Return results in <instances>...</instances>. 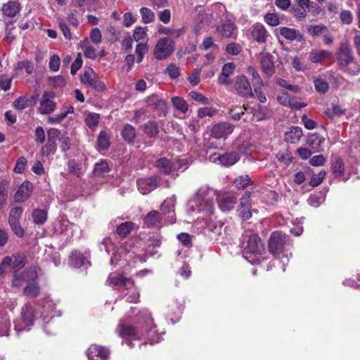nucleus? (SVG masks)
Returning <instances> with one entry per match:
<instances>
[{"label":"nucleus","mask_w":360,"mask_h":360,"mask_svg":"<svg viewBox=\"0 0 360 360\" xmlns=\"http://www.w3.org/2000/svg\"><path fill=\"white\" fill-rule=\"evenodd\" d=\"M12 79L6 75H2L0 76V87L4 91H6L11 89Z\"/></svg>","instance_id":"680f3d73"},{"label":"nucleus","mask_w":360,"mask_h":360,"mask_svg":"<svg viewBox=\"0 0 360 360\" xmlns=\"http://www.w3.org/2000/svg\"><path fill=\"white\" fill-rule=\"evenodd\" d=\"M337 59L341 70L354 59L352 51L348 44H341Z\"/></svg>","instance_id":"9d476101"},{"label":"nucleus","mask_w":360,"mask_h":360,"mask_svg":"<svg viewBox=\"0 0 360 360\" xmlns=\"http://www.w3.org/2000/svg\"><path fill=\"white\" fill-rule=\"evenodd\" d=\"M345 167L342 160H337L333 167V173L335 176H341L344 174Z\"/></svg>","instance_id":"5fc2aeb1"},{"label":"nucleus","mask_w":360,"mask_h":360,"mask_svg":"<svg viewBox=\"0 0 360 360\" xmlns=\"http://www.w3.org/2000/svg\"><path fill=\"white\" fill-rule=\"evenodd\" d=\"M173 105L179 111L185 113L188 110V105L186 101L181 97H173L172 98Z\"/></svg>","instance_id":"a19ab883"},{"label":"nucleus","mask_w":360,"mask_h":360,"mask_svg":"<svg viewBox=\"0 0 360 360\" xmlns=\"http://www.w3.org/2000/svg\"><path fill=\"white\" fill-rule=\"evenodd\" d=\"M239 154L236 152L227 153L222 155H219L217 158V160L219 164L225 167L233 165L239 160Z\"/></svg>","instance_id":"393cba45"},{"label":"nucleus","mask_w":360,"mask_h":360,"mask_svg":"<svg viewBox=\"0 0 360 360\" xmlns=\"http://www.w3.org/2000/svg\"><path fill=\"white\" fill-rule=\"evenodd\" d=\"M233 88L236 93L239 96L243 98H250L253 96L250 82L244 75H240L236 77Z\"/></svg>","instance_id":"20e7f679"},{"label":"nucleus","mask_w":360,"mask_h":360,"mask_svg":"<svg viewBox=\"0 0 360 360\" xmlns=\"http://www.w3.org/2000/svg\"><path fill=\"white\" fill-rule=\"evenodd\" d=\"M216 110L210 108H202L198 110V116L200 118L205 117H212L214 115Z\"/></svg>","instance_id":"338daca9"},{"label":"nucleus","mask_w":360,"mask_h":360,"mask_svg":"<svg viewBox=\"0 0 360 360\" xmlns=\"http://www.w3.org/2000/svg\"><path fill=\"white\" fill-rule=\"evenodd\" d=\"M233 183L238 189H244L252 184V180L248 175H242L237 177Z\"/></svg>","instance_id":"58836bf2"},{"label":"nucleus","mask_w":360,"mask_h":360,"mask_svg":"<svg viewBox=\"0 0 360 360\" xmlns=\"http://www.w3.org/2000/svg\"><path fill=\"white\" fill-rule=\"evenodd\" d=\"M280 34L287 40L302 41L303 40V34L297 30L289 27H281L279 29Z\"/></svg>","instance_id":"6ab92c4d"},{"label":"nucleus","mask_w":360,"mask_h":360,"mask_svg":"<svg viewBox=\"0 0 360 360\" xmlns=\"http://www.w3.org/2000/svg\"><path fill=\"white\" fill-rule=\"evenodd\" d=\"M97 147L99 151L108 150L110 146V137L105 131H101L98 140Z\"/></svg>","instance_id":"7c9ffc66"},{"label":"nucleus","mask_w":360,"mask_h":360,"mask_svg":"<svg viewBox=\"0 0 360 360\" xmlns=\"http://www.w3.org/2000/svg\"><path fill=\"white\" fill-rule=\"evenodd\" d=\"M33 321V316H18L14 321L15 330L17 332L29 330Z\"/></svg>","instance_id":"b1692460"},{"label":"nucleus","mask_w":360,"mask_h":360,"mask_svg":"<svg viewBox=\"0 0 360 360\" xmlns=\"http://www.w3.org/2000/svg\"><path fill=\"white\" fill-rule=\"evenodd\" d=\"M134 229V224L130 221L122 223L117 228V233L122 237H126Z\"/></svg>","instance_id":"f704fd0d"},{"label":"nucleus","mask_w":360,"mask_h":360,"mask_svg":"<svg viewBox=\"0 0 360 360\" xmlns=\"http://www.w3.org/2000/svg\"><path fill=\"white\" fill-rule=\"evenodd\" d=\"M210 191L206 187L199 188L193 200L195 205H198V210L203 212L207 215H211L214 213V204L212 200L209 197Z\"/></svg>","instance_id":"f257e3e1"},{"label":"nucleus","mask_w":360,"mask_h":360,"mask_svg":"<svg viewBox=\"0 0 360 360\" xmlns=\"http://www.w3.org/2000/svg\"><path fill=\"white\" fill-rule=\"evenodd\" d=\"M60 64V60L58 56L57 55H53L51 56L49 63V67L50 70H51L53 72H56L59 70Z\"/></svg>","instance_id":"052dcab7"},{"label":"nucleus","mask_w":360,"mask_h":360,"mask_svg":"<svg viewBox=\"0 0 360 360\" xmlns=\"http://www.w3.org/2000/svg\"><path fill=\"white\" fill-rule=\"evenodd\" d=\"M217 31L221 37L230 38L236 36L237 28L232 22L226 20L217 27Z\"/></svg>","instance_id":"dca6fc26"},{"label":"nucleus","mask_w":360,"mask_h":360,"mask_svg":"<svg viewBox=\"0 0 360 360\" xmlns=\"http://www.w3.org/2000/svg\"><path fill=\"white\" fill-rule=\"evenodd\" d=\"M28 101L29 99L27 98L25 96H21L18 98L13 102V105L15 109L22 110L28 106Z\"/></svg>","instance_id":"4d7b16f0"},{"label":"nucleus","mask_w":360,"mask_h":360,"mask_svg":"<svg viewBox=\"0 0 360 360\" xmlns=\"http://www.w3.org/2000/svg\"><path fill=\"white\" fill-rule=\"evenodd\" d=\"M323 141V138L317 134H311L309 136L307 143L312 148L318 149Z\"/></svg>","instance_id":"37998d69"},{"label":"nucleus","mask_w":360,"mask_h":360,"mask_svg":"<svg viewBox=\"0 0 360 360\" xmlns=\"http://www.w3.org/2000/svg\"><path fill=\"white\" fill-rule=\"evenodd\" d=\"M81 82L84 84L91 86L96 91H103L105 89L104 82L97 79L96 75L91 68L85 71L84 74L81 75Z\"/></svg>","instance_id":"423d86ee"},{"label":"nucleus","mask_w":360,"mask_h":360,"mask_svg":"<svg viewBox=\"0 0 360 360\" xmlns=\"http://www.w3.org/2000/svg\"><path fill=\"white\" fill-rule=\"evenodd\" d=\"M32 217L35 224L41 225L46 221L47 214L43 210H34L32 212Z\"/></svg>","instance_id":"ea45409f"},{"label":"nucleus","mask_w":360,"mask_h":360,"mask_svg":"<svg viewBox=\"0 0 360 360\" xmlns=\"http://www.w3.org/2000/svg\"><path fill=\"white\" fill-rule=\"evenodd\" d=\"M302 129L300 127H292L284 134L285 140L290 143H297L302 136Z\"/></svg>","instance_id":"a878e982"},{"label":"nucleus","mask_w":360,"mask_h":360,"mask_svg":"<svg viewBox=\"0 0 360 360\" xmlns=\"http://www.w3.org/2000/svg\"><path fill=\"white\" fill-rule=\"evenodd\" d=\"M332 56L331 53L325 50H314L309 54V58L313 63H322L324 59Z\"/></svg>","instance_id":"cd10ccee"},{"label":"nucleus","mask_w":360,"mask_h":360,"mask_svg":"<svg viewBox=\"0 0 360 360\" xmlns=\"http://www.w3.org/2000/svg\"><path fill=\"white\" fill-rule=\"evenodd\" d=\"M68 167L70 172L76 175L78 177H80L82 175V168L80 165L77 163L75 160H70L68 163Z\"/></svg>","instance_id":"13d9d810"},{"label":"nucleus","mask_w":360,"mask_h":360,"mask_svg":"<svg viewBox=\"0 0 360 360\" xmlns=\"http://www.w3.org/2000/svg\"><path fill=\"white\" fill-rule=\"evenodd\" d=\"M167 74L172 79L177 78L180 75L179 68L174 64L170 63L166 70Z\"/></svg>","instance_id":"774afa93"},{"label":"nucleus","mask_w":360,"mask_h":360,"mask_svg":"<svg viewBox=\"0 0 360 360\" xmlns=\"http://www.w3.org/2000/svg\"><path fill=\"white\" fill-rule=\"evenodd\" d=\"M32 185L30 182L23 183L18 189L15 195V200L16 202H24L31 195Z\"/></svg>","instance_id":"a211bd4d"},{"label":"nucleus","mask_w":360,"mask_h":360,"mask_svg":"<svg viewBox=\"0 0 360 360\" xmlns=\"http://www.w3.org/2000/svg\"><path fill=\"white\" fill-rule=\"evenodd\" d=\"M145 224L148 226H156L160 222V214L157 211L150 212L144 219Z\"/></svg>","instance_id":"c9c22d12"},{"label":"nucleus","mask_w":360,"mask_h":360,"mask_svg":"<svg viewBox=\"0 0 360 360\" xmlns=\"http://www.w3.org/2000/svg\"><path fill=\"white\" fill-rule=\"evenodd\" d=\"M142 21L144 23H149L154 20L155 15L153 12L146 7H143L140 10Z\"/></svg>","instance_id":"49530a36"},{"label":"nucleus","mask_w":360,"mask_h":360,"mask_svg":"<svg viewBox=\"0 0 360 360\" xmlns=\"http://www.w3.org/2000/svg\"><path fill=\"white\" fill-rule=\"evenodd\" d=\"M144 133L150 137H153L159 133L158 124L156 122L149 121L142 126Z\"/></svg>","instance_id":"2f4dec72"},{"label":"nucleus","mask_w":360,"mask_h":360,"mask_svg":"<svg viewBox=\"0 0 360 360\" xmlns=\"http://www.w3.org/2000/svg\"><path fill=\"white\" fill-rule=\"evenodd\" d=\"M68 111H60L58 114L48 117L47 122L49 124L60 123L66 117V116L68 115Z\"/></svg>","instance_id":"bf43d9fd"},{"label":"nucleus","mask_w":360,"mask_h":360,"mask_svg":"<svg viewBox=\"0 0 360 360\" xmlns=\"http://www.w3.org/2000/svg\"><path fill=\"white\" fill-rule=\"evenodd\" d=\"M107 283L113 285H126L129 288L134 285V281L131 278L124 277L117 273H112L109 275Z\"/></svg>","instance_id":"2eb2a0df"},{"label":"nucleus","mask_w":360,"mask_h":360,"mask_svg":"<svg viewBox=\"0 0 360 360\" xmlns=\"http://www.w3.org/2000/svg\"><path fill=\"white\" fill-rule=\"evenodd\" d=\"M314 84L315 89L321 94H325L329 89V85L326 80L321 77L314 79Z\"/></svg>","instance_id":"c756f323"},{"label":"nucleus","mask_w":360,"mask_h":360,"mask_svg":"<svg viewBox=\"0 0 360 360\" xmlns=\"http://www.w3.org/2000/svg\"><path fill=\"white\" fill-rule=\"evenodd\" d=\"M108 172L109 165L105 160H102L95 165L94 169L95 176H103Z\"/></svg>","instance_id":"72a5a7b5"},{"label":"nucleus","mask_w":360,"mask_h":360,"mask_svg":"<svg viewBox=\"0 0 360 360\" xmlns=\"http://www.w3.org/2000/svg\"><path fill=\"white\" fill-rule=\"evenodd\" d=\"M174 46L167 38L160 39L154 48V56L158 60L167 58L173 52Z\"/></svg>","instance_id":"7ed1b4c3"},{"label":"nucleus","mask_w":360,"mask_h":360,"mask_svg":"<svg viewBox=\"0 0 360 360\" xmlns=\"http://www.w3.org/2000/svg\"><path fill=\"white\" fill-rule=\"evenodd\" d=\"M188 96L195 101L200 102L205 105H209L210 103V100L204 96L202 94L198 93L196 91H191Z\"/></svg>","instance_id":"603ef678"},{"label":"nucleus","mask_w":360,"mask_h":360,"mask_svg":"<svg viewBox=\"0 0 360 360\" xmlns=\"http://www.w3.org/2000/svg\"><path fill=\"white\" fill-rule=\"evenodd\" d=\"M117 332L122 338L133 337L137 335L136 328L128 323H120L117 327Z\"/></svg>","instance_id":"5701e85b"},{"label":"nucleus","mask_w":360,"mask_h":360,"mask_svg":"<svg viewBox=\"0 0 360 360\" xmlns=\"http://www.w3.org/2000/svg\"><path fill=\"white\" fill-rule=\"evenodd\" d=\"M237 202L238 196L234 194H224L217 198L218 206L223 212H229L233 210Z\"/></svg>","instance_id":"ddd939ff"},{"label":"nucleus","mask_w":360,"mask_h":360,"mask_svg":"<svg viewBox=\"0 0 360 360\" xmlns=\"http://www.w3.org/2000/svg\"><path fill=\"white\" fill-rule=\"evenodd\" d=\"M57 22L64 37L68 39H70L72 38L71 32L62 16H57Z\"/></svg>","instance_id":"de8ad7c7"},{"label":"nucleus","mask_w":360,"mask_h":360,"mask_svg":"<svg viewBox=\"0 0 360 360\" xmlns=\"http://www.w3.org/2000/svg\"><path fill=\"white\" fill-rule=\"evenodd\" d=\"M70 264L79 268L84 264V257L77 252H72L70 257Z\"/></svg>","instance_id":"09e8293b"},{"label":"nucleus","mask_w":360,"mask_h":360,"mask_svg":"<svg viewBox=\"0 0 360 360\" xmlns=\"http://www.w3.org/2000/svg\"><path fill=\"white\" fill-rule=\"evenodd\" d=\"M264 250L261 239L257 234H252L249 236L247 245L244 248L245 253L260 254Z\"/></svg>","instance_id":"4468645a"},{"label":"nucleus","mask_w":360,"mask_h":360,"mask_svg":"<svg viewBox=\"0 0 360 360\" xmlns=\"http://www.w3.org/2000/svg\"><path fill=\"white\" fill-rule=\"evenodd\" d=\"M276 100L281 105L292 110H300L307 105L306 103L299 102L295 97L285 91L278 92Z\"/></svg>","instance_id":"0eeeda50"},{"label":"nucleus","mask_w":360,"mask_h":360,"mask_svg":"<svg viewBox=\"0 0 360 360\" xmlns=\"http://www.w3.org/2000/svg\"><path fill=\"white\" fill-rule=\"evenodd\" d=\"M22 213V208L20 207H15L11 210L8 221L14 231L15 234L21 237L24 234V230L22 229L19 224V218Z\"/></svg>","instance_id":"9b49d317"},{"label":"nucleus","mask_w":360,"mask_h":360,"mask_svg":"<svg viewBox=\"0 0 360 360\" xmlns=\"http://www.w3.org/2000/svg\"><path fill=\"white\" fill-rule=\"evenodd\" d=\"M37 271L38 267L37 266H31L27 270H26L23 274H22V276L23 277V280L25 281L29 282L31 281H34L37 277Z\"/></svg>","instance_id":"a18cd8bd"},{"label":"nucleus","mask_w":360,"mask_h":360,"mask_svg":"<svg viewBox=\"0 0 360 360\" xmlns=\"http://www.w3.org/2000/svg\"><path fill=\"white\" fill-rule=\"evenodd\" d=\"M49 83L55 87H63L65 85L66 82L63 76L58 75L49 78Z\"/></svg>","instance_id":"0e129e2a"},{"label":"nucleus","mask_w":360,"mask_h":360,"mask_svg":"<svg viewBox=\"0 0 360 360\" xmlns=\"http://www.w3.org/2000/svg\"><path fill=\"white\" fill-rule=\"evenodd\" d=\"M40 292V288L37 283H30L24 288V294L31 297H37Z\"/></svg>","instance_id":"c03bdc74"},{"label":"nucleus","mask_w":360,"mask_h":360,"mask_svg":"<svg viewBox=\"0 0 360 360\" xmlns=\"http://www.w3.org/2000/svg\"><path fill=\"white\" fill-rule=\"evenodd\" d=\"M268 37L265 27L260 24L255 25L252 30V37L259 43H264Z\"/></svg>","instance_id":"bb28decb"},{"label":"nucleus","mask_w":360,"mask_h":360,"mask_svg":"<svg viewBox=\"0 0 360 360\" xmlns=\"http://www.w3.org/2000/svg\"><path fill=\"white\" fill-rule=\"evenodd\" d=\"M20 4L15 1H9L1 8L3 15L9 18L15 17L20 11Z\"/></svg>","instance_id":"412c9836"},{"label":"nucleus","mask_w":360,"mask_h":360,"mask_svg":"<svg viewBox=\"0 0 360 360\" xmlns=\"http://www.w3.org/2000/svg\"><path fill=\"white\" fill-rule=\"evenodd\" d=\"M55 94L51 91L44 92L40 99L39 112L44 115L51 113L56 108V103L53 101Z\"/></svg>","instance_id":"39448f33"},{"label":"nucleus","mask_w":360,"mask_h":360,"mask_svg":"<svg viewBox=\"0 0 360 360\" xmlns=\"http://www.w3.org/2000/svg\"><path fill=\"white\" fill-rule=\"evenodd\" d=\"M89 360H108L110 351L108 348L97 345H91L86 351Z\"/></svg>","instance_id":"6e6552de"},{"label":"nucleus","mask_w":360,"mask_h":360,"mask_svg":"<svg viewBox=\"0 0 360 360\" xmlns=\"http://www.w3.org/2000/svg\"><path fill=\"white\" fill-rule=\"evenodd\" d=\"M250 193L245 192V194L240 199L239 214L243 220H248L252 217V214L250 210Z\"/></svg>","instance_id":"f3484780"},{"label":"nucleus","mask_w":360,"mask_h":360,"mask_svg":"<svg viewBox=\"0 0 360 360\" xmlns=\"http://www.w3.org/2000/svg\"><path fill=\"white\" fill-rule=\"evenodd\" d=\"M342 70L349 75H356L360 72V65L356 61L354 58Z\"/></svg>","instance_id":"4c0bfd02"},{"label":"nucleus","mask_w":360,"mask_h":360,"mask_svg":"<svg viewBox=\"0 0 360 360\" xmlns=\"http://www.w3.org/2000/svg\"><path fill=\"white\" fill-rule=\"evenodd\" d=\"M245 108L243 107H235L233 108L230 109L229 114L231 116V118L235 120H238L240 119L241 115L244 114V110Z\"/></svg>","instance_id":"e2e57ef3"},{"label":"nucleus","mask_w":360,"mask_h":360,"mask_svg":"<svg viewBox=\"0 0 360 360\" xmlns=\"http://www.w3.org/2000/svg\"><path fill=\"white\" fill-rule=\"evenodd\" d=\"M122 136L125 141L132 143L136 137L135 128L129 124H126L122 131Z\"/></svg>","instance_id":"c85d7f7f"},{"label":"nucleus","mask_w":360,"mask_h":360,"mask_svg":"<svg viewBox=\"0 0 360 360\" xmlns=\"http://www.w3.org/2000/svg\"><path fill=\"white\" fill-rule=\"evenodd\" d=\"M100 116L96 113H89L86 119L85 122L89 128L96 127L99 122Z\"/></svg>","instance_id":"864d4df0"},{"label":"nucleus","mask_w":360,"mask_h":360,"mask_svg":"<svg viewBox=\"0 0 360 360\" xmlns=\"http://www.w3.org/2000/svg\"><path fill=\"white\" fill-rule=\"evenodd\" d=\"M233 131V125L229 122H220L212 127L210 131L212 137L225 139Z\"/></svg>","instance_id":"1a4fd4ad"},{"label":"nucleus","mask_w":360,"mask_h":360,"mask_svg":"<svg viewBox=\"0 0 360 360\" xmlns=\"http://www.w3.org/2000/svg\"><path fill=\"white\" fill-rule=\"evenodd\" d=\"M148 50L146 44L139 43L136 46L135 52L137 55V63H141L143 58L144 55Z\"/></svg>","instance_id":"3c124183"},{"label":"nucleus","mask_w":360,"mask_h":360,"mask_svg":"<svg viewBox=\"0 0 360 360\" xmlns=\"http://www.w3.org/2000/svg\"><path fill=\"white\" fill-rule=\"evenodd\" d=\"M223 224L221 222L218 221L216 223L207 224L208 229L213 233L216 236H219L221 234Z\"/></svg>","instance_id":"69168bd1"},{"label":"nucleus","mask_w":360,"mask_h":360,"mask_svg":"<svg viewBox=\"0 0 360 360\" xmlns=\"http://www.w3.org/2000/svg\"><path fill=\"white\" fill-rule=\"evenodd\" d=\"M25 257L22 254L17 253L13 255V268L18 271L25 265Z\"/></svg>","instance_id":"79ce46f5"},{"label":"nucleus","mask_w":360,"mask_h":360,"mask_svg":"<svg viewBox=\"0 0 360 360\" xmlns=\"http://www.w3.org/2000/svg\"><path fill=\"white\" fill-rule=\"evenodd\" d=\"M176 203V197L175 195L172 196L171 198H167L161 205V210L163 212H167L168 214L173 213L174 210V205Z\"/></svg>","instance_id":"e433bc0d"},{"label":"nucleus","mask_w":360,"mask_h":360,"mask_svg":"<svg viewBox=\"0 0 360 360\" xmlns=\"http://www.w3.org/2000/svg\"><path fill=\"white\" fill-rule=\"evenodd\" d=\"M326 175V172L324 170L321 171L319 174H313L310 181L309 185L315 187L320 185L323 180L325 179Z\"/></svg>","instance_id":"8fccbe9b"},{"label":"nucleus","mask_w":360,"mask_h":360,"mask_svg":"<svg viewBox=\"0 0 360 360\" xmlns=\"http://www.w3.org/2000/svg\"><path fill=\"white\" fill-rule=\"evenodd\" d=\"M155 166L158 168L160 172L163 173L164 174H169L172 172V165L170 162L165 158H160L156 161Z\"/></svg>","instance_id":"473e14b6"},{"label":"nucleus","mask_w":360,"mask_h":360,"mask_svg":"<svg viewBox=\"0 0 360 360\" xmlns=\"http://www.w3.org/2000/svg\"><path fill=\"white\" fill-rule=\"evenodd\" d=\"M146 103L148 107L155 110H158L162 112L167 111V105L165 100L158 98L156 95H152L146 99Z\"/></svg>","instance_id":"4be33fe9"},{"label":"nucleus","mask_w":360,"mask_h":360,"mask_svg":"<svg viewBox=\"0 0 360 360\" xmlns=\"http://www.w3.org/2000/svg\"><path fill=\"white\" fill-rule=\"evenodd\" d=\"M260 64L263 72L268 77L271 76L275 71L273 56L269 53L263 56L260 59Z\"/></svg>","instance_id":"aec40b11"},{"label":"nucleus","mask_w":360,"mask_h":360,"mask_svg":"<svg viewBox=\"0 0 360 360\" xmlns=\"http://www.w3.org/2000/svg\"><path fill=\"white\" fill-rule=\"evenodd\" d=\"M139 191L143 195L148 194L158 186L157 176L139 179L136 181Z\"/></svg>","instance_id":"f8f14e48"},{"label":"nucleus","mask_w":360,"mask_h":360,"mask_svg":"<svg viewBox=\"0 0 360 360\" xmlns=\"http://www.w3.org/2000/svg\"><path fill=\"white\" fill-rule=\"evenodd\" d=\"M286 235L281 232L272 233L269 240V251L274 255H278L283 252L286 241Z\"/></svg>","instance_id":"f03ea898"},{"label":"nucleus","mask_w":360,"mask_h":360,"mask_svg":"<svg viewBox=\"0 0 360 360\" xmlns=\"http://www.w3.org/2000/svg\"><path fill=\"white\" fill-rule=\"evenodd\" d=\"M275 82L279 85L281 87H283L289 91H291L292 92H298L299 91V87L295 85L289 84L287 83V82L281 78H276Z\"/></svg>","instance_id":"6e6d98bb"}]
</instances>
